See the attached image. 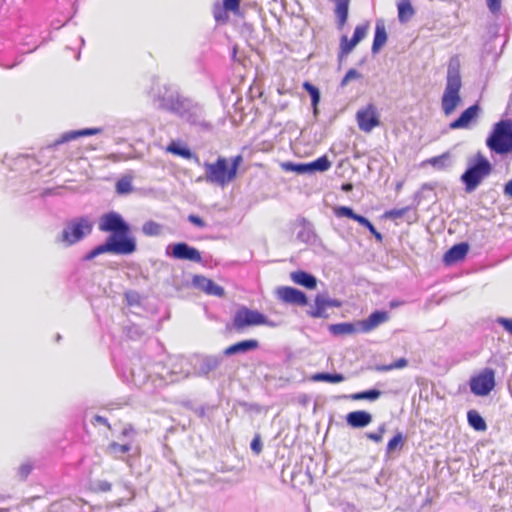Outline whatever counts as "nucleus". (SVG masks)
I'll return each mask as SVG.
<instances>
[{
    "label": "nucleus",
    "mask_w": 512,
    "mask_h": 512,
    "mask_svg": "<svg viewBox=\"0 0 512 512\" xmlns=\"http://www.w3.org/2000/svg\"><path fill=\"white\" fill-rule=\"evenodd\" d=\"M489 150L498 155L512 153V120L502 119L496 122L486 139Z\"/></svg>",
    "instance_id": "6"
},
{
    "label": "nucleus",
    "mask_w": 512,
    "mask_h": 512,
    "mask_svg": "<svg viewBox=\"0 0 512 512\" xmlns=\"http://www.w3.org/2000/svg\"><path fill=\"white\" fill-rule=\"evenodd\" d=\"M467 419L469 425L474 428L476 431H484L487 428L485 420L483 417L475 410H470L467 413Z\"/></svg>",
    "instance_id": "28"
},
{
    "label": "nucleus",
    "mask_w": 512,
    "mask_h": 512,
    "mask_svg": "<svg viewBox=\"0 0 512 512\" xmlns=\"http://www.w3.org/2000/svg\"><path fill=\"white\" fill-rule=\"evenodd\" d=\"M366 32H367L366 26H357L354 29V46L365 37Z\"/></svg>",
    "instance_id": "47"
},
{
    "label": "nucleus",
    "mask_w": 512,
    "mask_h": 512,
    "mask_svg": "<svg viewBox=\"0 0 512 512\" xmlns=\"http://www.w3.org/2000/svg\"><path fill=\"white\" fill-rule=\"evenodd\" d=\"M495 371L492 368H484L478 374L472 376L469 380L470 391L479 397L490 394L495 388Z\"/></svg>",
    "instance_id": "8"
},
{
    "label": "nucleus",
    "mask_w": 512,
    "mask_h": 512,
    "mask_svg": "<svg viewBox=\"0 0 512 512\" xmlns=\"http://www.w3.org/2000/svg\"><path fill=\"white\" fill-rule=\"evenodd\" d=\"M214 18L217 22H223L226 20L227 16H226L225 11L222 8L217 7L214 10Z\"/></svg>",
    "instance_id": "52"
},
{
    "label": "nucleus",
    "mask_w": 512,
    "mask_h": 512,
    "mask_svg": "<svg viewBox=\"0 0 512 512\" xmlns=\"http://www.w3.org/2000/svg\"><path fill=\"white\" fill-rule=\"evenodd\" d=\"M480 108L477 104L468 107L461 115L450 124L451 129L466 128L472 120H474L479 112Z\"/></svg>",
    "instance_id": "17"
},
{
    "label": "nucleus",
    "mask_w": 512,
    "mask_h": 512,
    "mask_svg": "<svg viewBox=\"0 0 512 512\" xmlns=\"http://www.w3.org/2000/svg\"><path fill=\"white\" fill-rule=\"evenodd\" d=\"M372 421V416L366 411H354V427H365Z\"/></svg>",
    "instance_id": "34"
},
{
    "label": "nucleus",
    "mask_w": 512,
    "mask_h": 512,
    "mask_svg": "<svg viewBox=\"0 0 512 512\" xmlns=\"http://www.w3.org/2000/svg\"><path fill=\"white\" fill-rule=\"evenodd\" d=\"M94 419H95V422L103 424V425H105L107 427H110L109 422H108V420L105 417L100 416V415H96L94 417Z\"/></svg>",
    "instance_id": "57"
},
{
    "label": "nucleus",
    "mask_w": 512,
    "mask_h": 512,
    "mask_svg": "<svg viewBox=\"0 0 512 512\" xmlns=\"http://www.w3.org/2000/svg\"><path fill=\"white\" fill-rule=\"evenodd\" d=\"M492 172V165L481 153H477L468 162L467 169L461 175V181L465 185V191L471 193L488 177Z\"/></svg>",
    "instance_id": "7"
},
{
    "label": "nucleus",
    "mask_w": 512,
    "mask_h": 512,
    "mask_svg": "<svg viewBox=\"0 0 512 512\" xmlns=\"http://www.w3.org/2000/svg\"><path fill=\"white\" fill-rule=\"evenodd\" d=\"M381 395V392L377 389H370L363 392L354 393V400H367L375 401Z\"/></svg>",
    "instance_id": "35"
},
{
    "label": "nucleus",
    "mask_w": 512,
    "mask_h": 512,
    "mask_svg": "<svg viewBox=\"0 0 512 512\" xmlns=\"http://www.w3.org/2000/svg\"><path fill=\"white\" fill-rule=\"evenodd\" d=\"M102 131L101 128H85L80 130H72L65 132L61 135L60 139L57 140V144L66 143L72 140H76L79 137L91 136L99 134Z\"/></svg>",
    "instance_id": "21"
},
{
    "label": "nucleus",
    "mask_w": 512,
    "mask_h": 512,
    "mask_svg": "<svg viewBox=\"0 0 512 512\" xmlns=\"http://www.w3.org/2000/svg\"><path fill=\"white\" fill-rule=\"evenodd\" d=\"M262 323H265V315L245 306L240 307L233 318V326L238 331L245 327L261 325Z\"/></svg>",
    "instance_id": "10"
},
{
    "label": "nucleus",
    "mask_w": 512,
    "mask_h": 512,
    "mask_svg": "<svg viewBox=\"0 0 512 512\" xmlns=\"http://www.w3.org/2000/svg\"><path fill=\"white\" fill-rule=\"evenodd\" d=\"M387 41V33L385 25L382 21H377L375 26V35L372 44V52L378 53L379 50L385 45Z\"/></svg>",
    "instance_id": "24"
},
{
    "label": "nucleus",
    "mask_w": 512,
    "mask_h": 512,
    "mask_svg": "<svg viewBox=\"0 0 512 512\" xmlns=\"http://www.w3.org/2000/svg\"><path fill=\"white\" fill-rule=\"evenodd\" d=\"M188 221L199 228H204L206 226V223L203 221V219L194 214H190L188 216Z\"/></svg>",
    "instance_id": "49"
},
{
    "label": "nucleus",
    "mask_w": 512,
    "mask_h": 512,
    "mask_svg": "<svg viewBox=\"0 0 512 512\" xmlns=\"http://www.w3.org/2000/svg\"><path fill=\"white\" fill-rule=\"evenodd\" d=\"M133 190L131 179L123 177L116 183V192L118 194H128Z\"/></svg>",
    "instance_id": "38"
},
{
    "label": "nucleus",
    "mask_w": 512,
    "mask_h": 512,
    "mask_svg": "<svg viewBox=\"0 0 512 512\" xmlns=\"http://www.w3.org/2000/svg\"><path fill=\"white\" fill-rule=\"evenodd\" d=\"M132 446L130 443L120 444L118 442H111L106 447V454L117 460H124L129 463V458H125L124 455L131 450Z\"/></svg>",
    "instance_id": "19"
},
{
    "label": "nucleus",
    "mask_w": 512,
    "mask_h": 512,
    "mask_svg": "<svg viewBox=\"0 0 512 512\" xmlns=\"http://www.w3.org/2000/svg\"><path fill=\"white\" fill-rule=\"evenodd\" d=\"M142 232L146 236H158L162 232V225L153 220L146 221L142 225Z\"/></svg>",
    "instance_id": "33"
},
{
    "label": "nucleus",
    "mask_w": 512,
    "mask_h": 512,
    "mask_svg": "<svg viewBox=\"0 0 512 512\" xmlns=\"http://www.w3.org/2000/svg\"><path fill=\"white\" fill-rule=\"evenodd\" d=\"M403 442V436L401 433H397L387 444L386 451L388 454L392 453L400 446Z\"/></svg>",
    "instance_id": "42"
},
{
    "label": "nucleus",
    "mask_w": 512,
    "mask_h": 512,
    "mask_svg": "<svg viewBox=\"0 0 512 512\" xmlns=\"http://www.w3.org/2000/svg\"><path fill=\"white\" fill-rule=\"evenodd\" d=\"M276 295L279 300L287 304L306 306L308 304L307 296L301 290L290 286L277 288Z\"/></svg>",
    "instance_id": "12"
},
{
    "label": "nucleus",
    "mask_w": 512,
    "mask_h": 512,
    "mask_svg": "<svg viewBox=\"0 0 512 512\" xmlns=\"http://www.w3.org/2000/svg\"><path fill=\"white\" fill-rule=\"evenodd\" d=\"M397 8H398V19L401 23H405V22L409 21L415 13L409 0H403V1L399 2L397 5Z\"/></svg>",
    "instance_id": "26"
},
{
    "label": "nucleus",
    "mask_w": 512,
    "mask_h": 512,
    "mask_svg": "<svg viewBox=\"0 0 512 512\" xmlns=\"http://www.w3.org/2000/svg\"><path fill=\"white\" fill-rule=\"evenodd\" d=\"M385 424H382L379 428H378V432L376 433H368L367 434V437L375 442H380L383 438V434L385 433Z\"/></svg>",
    "instance_id": "48"
},
{
    "label": "nucleus",
    "mask_w": 512,
    "mask_h": 512,
    "mask_svg": "<svg viewBox=\"0 0 512 512\" xmlns=\"http://www.w3.org/2000/svg\"><path fill=\"white\" fill-rule=\"evenodd\" d=\"M98 228L102 232H109L106 241L90 250L84 260L90 261L104 253L117 255H130L137 250L135 237L130 235V225L115 211L103 214L99 219Z\"/></svg>",
    "instance_id": "1"
},
{
    "label": "nucleus",
    "mask_w": 512,
    "mask_h": 512,
    "mask_svg": "<svg viewBox=\"0 0 512 512\" xmlns=\"http://www.w3.org/2000/svg\"><path fill=\"white\" fill-rule=\"evenodd\" d=\"M282 168L285 171L295 172L297 174H310V166L309 163H293V162H284L282 163Z\"/></svg>",
    "instance_id": "31"
},
{
    "label": "nucleus",
    "mask_w": 512,
    "mask_h": 512,
    "mask_svg": "<svg viewBox=\"0 0 512 512\" xmlns=\"http://www.w3.org/2000/svg\"><path fill=\"white\" fill-rule=\"evenodd\" d=\"M159 102L161 108L176 114L191 124H205L203 108L177 91L166 92L159 98Z\"/></svg>",
    "instance_id": "2"
},
{
    "label": "nucleus",
    "mask_w": 512,
    "mask_h": 512,
    "mask_svg": "<svg viewBox=\"0 0 512 512\" xmlns=\"http://www.w3.org/2000/svg\"><path fill=\"white\" fill-rule=\"evenodd\" d=\"M353 75H354V79H356L359 76L358 73L355 70L353 72Z\"/></svg>",
    "instance_id": "61"
},
{
    "label": "nucleus",
    "mask_w": 512,
    "mask_h": 512,
    "mask_svg": "<svg viewBox=\"0 0 512 512\" xmlns=\"http://www.w3.org/2000/svg\"><path fill=\"white\" fill-rule=\"evenodd\" d=\"M80 40H81V44L84 45L85 40L82 37L80 38Z\"/></svg>",
    "instance_id": "63"
},
{
    "label": "nucleus",
    "mask_w": 512,
    "mask_h": 512,
    "mask_svg": "<svg viewBox=\"0 0 512 512\" xmlns=\"http://www.w3.org/2000/svg\"><path fill=\"white\" fill-rule=\"evenodd\" d=\"M461 86L460 61L458 57H452L448 64L446 87L441 101L445 115H450L460 103Z\"/></svg>",
    "instance_id": "4"
},
{
    "label": "nucleus",
    "mask_w": 512,
    "mask_h": 512,
    "mask_svg": "<svg viewBox=\"0 0 512 512\" xmlns=\"http://www.w3.org/2000/svg\"><path fill=\"white\" fill-rule=\"evenodd\" d=\"M333 214L336 218L334 226H341V220L346 218L352 220V208L347 206H334L332 208Z\"/></svg>",
    "instance_id": "30"
},
{
    "label": "nucleus",
    "mask_w": 512,
    "mask_h": 512,
    "mask_svg": "<svg viewBox=\"0 0 512 512\" xmlns=\"http://www.w3.org/2000/svg\"><path fill=\"white\" fill-rule=\"evenodd\" d=\"M352 52V38H349L346 34H343L340 39L338 62L339 68L341 67L344 59Z\"/></svg>",
    "instance_id": "27"
},
{
    "label": "nucleus",
    "mask_w": 512,
    "mask_h": 512,
    "mask_svg": "<svg viewBox=\"0 0 512 512\" xmlns=\"http://www.w3.org/2000/svg\"><path fill=\"white\" fill-rule=\"evenodd\" d=\"M351 80H352V68L348 69L347 72L345 73V76L343 77V79L340 83V88L345 87Z\"/></svg>",
    "instance_id": "54"
},
{
    "label": "nucleus",
    "mask_w": 512,
    "mask_h": 512,
    "mask_svg": "<svg viewBox=\"0 0 512 512\" xmlns=\"http://www.w3.org/2000/svg\"><path fill=\"white\" fill-rule=\"evenodd\" d=\"M166 254L179 260H188L196 263L202 261L201 253L196 248L189 246L185 242L168 245Z\"/></svg>",
    "instance_id": "11"
},
{
    "label": "nucleus",
    "mask_w": 512,
    "mask_h": 512,
    "mask_svg": "<svg viewBox=\"0 0 512 512\" xmlns=\"http://www.w3.org/2000/svg\"><path fill=\"white\" fill-rule=\"evenodd\" d=\"M33 469V465L30 462H25L20 465L18 469V475L19 477L24 480L28 477V475L31 473Z\"/></svg>",
    "instance_id": "44"
},
{
    "label": "nucleus",
    "mask_w": 512,
    "mask_h": 512,
    "mask_svg": "<svg viewBox=\"0 0 512 512\" xmlns=\"http://www.w3.org/2000/svg\"><path fill=\"white\" fill-rule=\"evenodd\" d=\"M242 161V155H236L230 162L223 156H219L215 162H204L205 175L199 177L197 182L205 180L209 184L224 188L235 180Z\"/></svg>",
    "instance_id": "3"
},
{
    "label": "nucleus",
    "mask_w": 512,
    "mask_h": 512,
    "mask_svg": "<svg viewBox=\"0 0 512 512\" xmlns=\"http://www.w3.org/2000/svg\"><path fill=\"white\" fill-rule=\"evenodd\" d=\"M110 158H111V159H114V158H115V154H112V155L110 156Z\"/></svg>",
    "instance_id": "64"
},
{
    "label": "nucleus",
    "mask_w": 512,
    "mask_h": 512,
    "mask_svg": "<svg viewBox=\"0 0 512 512\" xmlns=\"http://www.w3.org/2000/svg\"><path fill=\"white\" fill-rule=\"evenodd\" d=\"M92 230L93 221L88 216L75 217L65 223L55 241L64 247H70L90 235Z\"/></svg>",
    "instance_id": "5"
},
{
    "label": "nucleus",
    "mask_w": 512,
    "mask_h": 512,
    "mask_svg": "<svg viewBox=\"0 0 512 512\" xmlns=\"http://www.w3.org/2000/svg\"><path fill=\"white\" fill-rule=\"evenodd\" d=\"M330 161L326 156H321L318 159L309 162L310 172H324L330 168Z\"/></svg>",
    "instance_id": "32"
},
{
    "label": "nucleus",
    "mask_w": 512,
    "mask_h": 512,
    "mask_svg": "<svg viewBox=\"0 0 512 512\" xmlns=\"http://www.w3.org/2000/svg\"><path fill=\"white\" fill-rule=\"evenodd\" d=\"M300 230L297 233V239L303 243L313 244L316 242V234L313 230V226L307 220L302 219L300 221Z\"/></svg>",
    "instance_id": "23"
},
{
    "label": "nucleus",
    "mask_w": 512,
    "mask_h": 512,
    "mask_svg": "<svg viewBox=\"0 0 512 512\" xmlns=\"http://www.w3.org/2000/svg\"><path fill=\"white\" fill-rule=\"evenodd\" d=\"M303 87L309 93V95L311 97L312 106L316 110V106L318 105V103L320 101L319 89L309 82H305Z\"/></svg>",
    "instance_id": "37"
},
{
    "label": "nucleus",
    "mask_w": 512,
    "mask_h": 512,
    "mask_svg": "<svg viewBox=\"0 0 512 512\" xmlns=\"http://www.w3.org/2000/svg\"><path fill=\"white\" fill-rule=\"evenodd\" d=\"M329 330L334 335H342L352 333V323L332 324Z\"/></svg>",
    "instance_id": "40"
},
{
    "label": "nucleus",
    "mask_w": 512,
    "mask_h": 512,
    "mask_svg": "<svg viewBox=\"0 0 512 512\" xmlns=\"http://www.w3.org/2000/svg\"><path fill=\"white\" fill-rule=\"evenodd\" d=\"M504 194L512 198V180L508 181L504 186Z\"/></svg>",
    "instance_id": "56"
},
{
    "label": "nucleus",
    "mask_w": 512,
    "mask_h": 512,
    "mask_svg": "<svg viewBox=\"0 0 512 512\" xmlns=\"http://www.w3.org/2000/svg\"><path fill=\"white\" fill-rule=\"evenodd\" d=\"M407 364H408V361L405 358H400L397 361H395L389 365H383V366L378 367V370L389 371L392 369L404 368L407 366Z\"/></svg>",
    "instance_id": "41"
},
{
    "label": "nucleus",
    "mask_w": 512,
    "mask_h": 512,
    "mask_svg": "<svg viewBox=\"0 0 512 512\" xmlns=\"http://www.w3.org/2000/svg\"><path fill=\"white\" fill-rule=\"evenodd\" d=\"M496 322L512 336V318L498 317Z\"/></svg>",
    "instance_id": "46"
},
{
    "label": "nucleus",
    "mask_w": 512,
    "mask_h": 512,
    "mask_svg": "<svg viewBox=\"0 0 512 512\" xmlns=\"http://www.w3.org/2000/svg\"><path fill=\"white\" fill-rule=\"evenodd\" d=\"M356 120L361 131L370 133L380 125V114L377 107L370 103L357 111Z\"/></svg>",
    "instance_id": "9"
},
{
    "label": "nucleus",
    "mask_w": 512,
    "mask_h": 512,
    "mask_svg": "<svg viewBox=\"0 0 512 512\" xmlns=\"http://www.w3.org/2000/svg\"><path fill=\"white\" fill-rule=\"evenodd\" d=\"M291 280L307 289H314L317 286V279L314 275L305 271H295L290 274Z\"/></svg>",
    "instance_id": "20"
},
{
    "label": "nucleus",
    "mask_w": 512,
    "mask_h": 512,
    "mask_svg": "<svg viewBox=\"0 0 512 512\" xmlns=\"http://www.w3.org/2000/svg\"><path fill=\"white\" fill-rule=\"evenodd\" d=\"M487 6L493 14H496L500 11L501 0H487Z\"/></svg>",
    "instance_id": "50"
},
{
    "label": "nucleus",
    "mask_w": 512,
    "mask_h": 512,
    "mask_svg": "<svg viewBox=\"0 0 512 512\" xmlns=\"http://www.w3.org/2000/svg\"><path fill=\"white\" fill-rule=\"evenodd\" d=\"M408 211V208H401V209H392L387 212H385V217L389 219H398L405 215V213Z\"/></svg>",
    "instance_id": "45"
},
{
    "label": "nucleus",
    "mask_w": 512,
    "mask_h": 512,
    "mask_svg": "<svg viewBox=\"0 0 512 512\" xmlns=\"http://www.w3.org/2000/svg\"><path fill=\"white\" fill-rule=\"evenodd\" d=\"M354 221H357L359 224L367 227L369 229V231L376 237V239L378 241H382V235L376 231L375 227L368 219H366L365 217H363L361 215H357L354 213Z\"/></svg>",
    "instance_id": "39"
},
{
    "label": "nucleus",
    "mask_w": 512,
    "mask_h": 512,
    "mask_svg": "<svg viewBox=\"0 0 512 512\" xmlns=\"http://www.w3.org/2000/svg\"><path fill=\"white\" fill-rule=\"evenodd\" d=\"M345 419H346L347 424H348L349 426H352V412H349V413L346 415Z\"/></svg>",
    "instance_id": "60"
},
{
    "label": "nucleus",
    "mask_w": 512,
    "mask_h": 512,
    "mask_svg": "<svg viewBox=\"0 0 512 512\" xmlns=\"http://www.w3.org/2000/svg\"><path fill=\"white\" fill-rule=\"evenodd\" d=\"M223 358L221 356L209 355L202 357L196 366V374L199 376H206L210 372L216 370Z\"/></svg>",
    "instance_id": "16"
},
{
    "label": "nucleus",
    "mask_w": 512,
    "mask_h": 512,
    "mask_svg": "<svg viewBox=\"0 0 512 512\" xmlns=\"http://www.w3.org/2000/svg\"><path fill=\"white\" fill-rule=\"evenodd\" d=\"M349 509V505H347V508H343V512H348Z\"/></svg>",
    "instance_id": "62"
},
{
    "label": "nucleus",
    "mask_w": 512,
    "mask_h": 512,
    "mask_svg": "<svg viewBox=\"0 0 512 512\" xmlns=\"http://www.w3.org/2000/svg\"><path fill=\"white\" fill-rule=\"evenodd\" d=\"M240 0H223L225 10L234 11L239 8Z\"/></svg>",
    "instance_id": "51"
},
{
    "label": "nucleus",
    "mask_w": 512,
    "mask_h": 512,
    "mask_svg": "<svg viewBox=\"0 0 512 512\" xmlns=\"http://www.w3.org/2000/svg\"><path fill=\"white\" fill-rule=\"evenodd\" d=\"M389 319V314L386 311H375L369 315L368 318L354 322V332H369L379 325L385 323Z\"/></svg>",
    "instance_id": "14"
},
{
    "label": "nucleus",
    "mask_w": 512,
    "mask_h": 512,
    "mask_svg": "<svg viewBox=\"0 0 512 512\" xmlns=\"http://www.w3.org/2000/svg\"><path fill=\"white\" fill-rule=\"evenodd\" d=\"M167 151L174 154V155H178V156H181L185 159H192L194 158L196 160V162L199 163V158L197 156H195L191 150L189 148H187L186 146H182L180 145L179 143L175 142V141H172L168 146H167Z\"/></svg>",
    "instance_id": "25"
},
{
    "label": "nucleus",
    "mask_w": 512,
    "mask_h": 512,
    "mask_svg": "<svg viewBox=\"0 0 512 512\" xmlns=\"http://www.w3.org/2000/svg\"><path fill=\"white\" fill-rule=\"evenodd\" d=\"M428 162L437 169H444L450 164V156L448 153H444L440 156L429 159Z\"/></svg>",
    "instance_id": "36"
},
{
    "label": "nucleus",
    "mask_w": 512,
    "mask_h": 512,
    "mask_svg": "<svg viewBox=\"0 0 512 512\" xmlns=\"http://www.w3.org/2000/svg\"><path fill=\"white\" fill-rule=\"evenodd\" d=\"M98 488L102 492H109L112 489V485L110 482L103 480L99 481Z\"/></svg>",
    "instance_id": "55"
},
{
    "label": "nucleus",
    "mask_w": 512,
    "mask_h": 512,
    "mask_svg": "<svg viewBox=\"0 0 512 512\" xmlns=\"http://www.w3.org/2000/svg\"><path fill=\"white\" fill-rule=\"evenodd\" d=\"M259 347V342L255 339H248L237 342L223 351L224 356H231L235 354H244L246 352L255 350Z\"/></svg>",
    "instance_id": "18"
},
{
    "label": "nucleus",
    "mask_w": 512,
    "mask_h": 512,
    "mask_svg": "<svg viewBox=\"0 0 512 512\" xmlns=\"http://www.w3.org/2000/svg\"><path fill=\"white\" fill-rule=\"evenodd\" d=\"M135 434H136V431L131 424H127L121 431L122 437H130V436H134Z\"/></svg>",
    "instance_id": "53"
},
{
    "label": "nucleus",
    "mask_w": 512,
    "mask_h": 512,
    "mask_svg": "<svg viewBox=\"0 0 512 512\" xmlns=\"http://www.w3.org/2000/svg\"><path fill=\"white\" fill-rule=\"evenodd\" d=\"M262 441L259 434H256L251 441L250 448L256 455H259L262 452Z\"/></svg>",
    "instance_id": "43"
},
{
    "label": "nucleus",
    "mask_w": 512,
    "mask_h": 512,
    "mask_svg": "<svg viewBox=\"0 0 512 512\" xmlns=\"http://www.w3.org/2000/svg\"><path fill=\"white\" fill-rule=\"evenodd\" d=\"M340 302L336 299L330 298L326 294H318L315 297L314 306L307 311L308 315L312 318H326L327 309L331 307H339Z\"/></svg>",
    "instance_id": "13"
},
{
    "label": "nucleus",
    "mask_w": 512,
    "mask_h": 512,
    "mask_svg": "<svg viewBox=\"0 0 512 512\" xmlns=\"http://www.w3.org/2000/svg\"><path fill=\"white\" fill-rule=\"evenodd\" d=\"M310 379L315 382L325 381L330 383H339L344 380V377L340 373L322 372L313 374Z\"/></svg>",
    "instance_id": "29"
},
{
    "label": "nucleus",
    "mask_w": 512,
    "mask_h": 512,
    "mask_svg": "<svg viewBox=\"0 0 512 512\" xmlns=\"http://www.w3.org/2000/svg\"><path fill=\"white\" fill-rule=\"evenodd\" d=\"M192 282L196 288L200 289L208 295L217 297H223L225 295L223 287L217 285L215 282L209 278H206L205 276L195 275Z\"/></svg>",
    "instance_id": "15"
},
{
    "label": "nucleus",
    "mask_w": 512,
    "mask_h": 512,
    "mask_svg": "<svg viewBox=\"0 0 512 512\" xmlns=\"http://www.w3.org/2000/svg\"><path fill=\"white\" fill-rule=\"evenodd\" d=\"M261 325H266V326H269V327H275L276 326V324L273 321L269 320L266 316H265V323H262Z\"/></svg>",
    "instance_id": "58"
},
{
    "label": "nucleus",
    "mask_w": 512,
    "mask_h": 512,
    "mask_svg": "<svg viewBox=\"0 0 512 512\" xmlns=\"http://www.w3.org/2000/svg\"><path fill=\"white\" fill-rule=\"evenodd\" d=\"M342 190L344 191H351L352 190V183H345L342 185Z\"/></svg>",
    "instance_id": "59"
},
{
    "label": "nucleus",
    "mask_w": 512,
    "mask_h": 512,
    "mask_svg": "<svg viewBox=\"0 0 512 512\" xmlns=\"http://www.w3.org/2000/svg\"><path fill=\"white\" fill-rule=\"evenodd\" d=\"M469 246L467 243H459L452 246L444 255V261L446 263H454L464 259L468 253Z\"/></svg>",
    "instance_id": "22"
}]
</instances>
